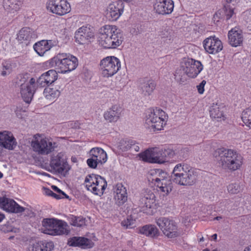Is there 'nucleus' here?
<instances>
[{
  "instance_id": "obj_1",
  "label": "nucleus",
  "mask_w": 251,
  "mask_h": 251,
  "mask_svg": "<svg viewBox=\"0 0 251 251\" xmlns=\"http://www.w3.org/2000/svg\"><path fill=\"white\" fill-rule=\"evenodd\" d=\"M50 68L55 70H50L43 74L37 79V84L41 87L51 84L58 78V73L67 74L75 70L78 66L77 58L70 54L59 53L47 62Z\"/></svg>"
},
{
  "instance_id": "obj_2",
  "label": "nucleus",
  "mask_w": 251,
  "mask_h": 251,
  "mask_svg": "<svg viewBox=\"0 0 251 251\" xmlns=\"http://www.w3.org/2000/svg\"><path fill=\"white\" fill-rule=\"evenodd\" d=\"M147 178L150 184L155 187L158 193L163 197L168 196L173 190L170 176L161 169L151 170L148 173Z\"/></svg>"
},
{
  "instance_id": "obj_3",
  "label": "nucleus",
  "mask_w": 251,
  "mask_h": 251,
  "mask_svg": "<svg viewBox=\"0 0 251 251\" xmlns=\"http://www.w3.org/2000/svg\"><path fill=\"white\" fill-rule=\"evenodd\" d=\"M213 155L215 158L220 157L219 163L225 170L236 171L239 169L243 164V157L232 150L218 149L214 151Z\"/></svg>"
},
{
  "instance_id": "obj_4",
  "label": "nucleus",
  "mask_w": 251,
  "mask_h": 251,
  "mask_svg": "<svg viewBox=\"0 0 251 251\" xmlns=\"http://www.w3.org/2000/svg\"><path fill=\"white\" fill-rule=\"evenodd\" d=\"M123 41V34L115 25H106L100 29L98 41L104 48L115 49Z\"/></svg>"
},
{
  "instance_id": "obj_5",
  "label": "nucleus",
  "mask_w": 251,
  "mask_h": 251,
  "mask_svg": "<svg viewBox=\"0 0 251 251\" xmlns=\"http://www.w3.org/2000/svg\"><path fill=\"white\" fill-rule=\"evenodd\" d=\"M172 178L175 183L182 186L194 184L197 180L196 172L188 164H176L173 171Z\"/></svg>"
},
{
  "instance_id": "obj_6",
  "label": "nucleus",
  "mask_w": 251,
  "mask_h": 251,
  "mask_svg": "<svg viewBox=\"0 0 251 251\" xmlns=\"http://www.w3.org/2000/svg\"><path fill=\"white\" fill-rule=\"evenodd\" d=\"M174 155L173 150L166 148L154 147L150 148L139 154L144 161L157 164H164L169 161Z\"/></svg>"
},
{
  "instance_id": "obj_7",
  "label": "nucleus",
  "mask_w": 251,
  "mask_h": 251,
  "mask_svg": "<svg viewBox=\"0 0 251 251\" xmlns=\"http://www.w3.org/2000/svg\"><path fill=\"white\" fill-rule=\"evenodd\" d=\"M203 69L201 62L192 58H185L181 63L179 69L176 71L175 78L177 81H183L186 75L191 78L196 77Z\"/></svg>"
},
{
  "instance_id": "obj_8",
  "label": "nucleus",
  "mask_w": 251,
  "mask_h": 251,
  "mask_svg": "<svg viewBox=\"0 0 251 251\" xmlns=\"http://www.w3.org/2000/svg\"><path fill=\"white\" fill-rule=\"evenodd\" d=\"M33 151L38 154L48 155L56 148V143L40 134H35L31 142Z\"/></svg>"
},
{
  "instance_id": "obj_9",
  "label": "nucleus",
  "mask_w": 251,
  "mask_h": 251,
  "mask_svg": "<svg viewBox=\"0 0 251 251\" xmlns=\"http://www.w3.org/2000/svg\"><path fill=\"white\" fill-rule=\"evenodd\" d=\"M84 184L86 189L95 195H102L107 186V182L101 176L90 174L85 178Z\"/></svg>"
},
{
  "instance_id": "obj_10",
  "label": "nucleus",
  "mask_w": 251,
  "mask_h": 251,
  "mask_svg": "<svg viewBox=\"0 0 251 251\" xmlns=\"http://www.w3.org/2000/svg\"><path fill=\"white\" fill-rule=\"evenodd\" d=\"M120 59L114 56H109L103 58L100 62L101 73L105 77H111L121 69Z\"/></svg>"
},
{
  "instance_id": "obj_11",
  "label": "nucleus",
  "mask_w": 251,
  "mask_h": 251,
  "mask_svg": "<svg viewBox=\"0 0 251 251\" xmlns=\"http://www.w3.org/2000/svg\"><path fill=\"white\" fill-rule=\"evenodd\" d=\"M167 118L164 111L156 108L151 110L147 116L146 123L154 130H160L165 126Z\"/></svg>"
},
{
  "instance_id": "obj_12",
  "label": "nucleus",
  "mask_w": 251,
  "mask_h": 251,
  "mask_svg": "<svg viewBox=\"0 0 251 251\" xmlns=\"http://www.w3.org/2000/svg\"><path fill=\"white\" fill-rule=\"evenodd\" d=\"M50 167L53 172L65 175L70 170L67 156L62 152L52 154L50 156Z\"/></svg>"
},
{
  "instance_id": "obj_13",
  "label": "nucleus",
  "mask_w": 251,
  "mask_h": 251,
  "mask_svg": "<svg viewBox=\"0 0 251 251\" xmlns=\"http://www.w3.org/2000/svg\"><path fill=\"white\" fill-rule=\"evenodd\" d=\"M156 223L164 234L168 238H175L180 234L176 223L172 220L161 217L156 219Z\"/></svg>"
},
{
  "instance_id": "obj_14",
  "label": "nucleus",
  "mask_w": 251,
  "mask_h": 251,
  "mask_svg": "<svg viewBox=\"0 0 251 251\" xmlns=\"http://www.w3.org/2000/svg\"><path fill=\"white\" fill-rule=\"evenodd\" d=\"M48 11L59 16H63L71 10V5L67 0H48L46 3Z\"/></svg>"
},
{
  "instance_id": "obj_15",
  "label": "nucleus",
  "mask_w": 251,
  "mask_h": 251,
  "mask_svg": "<svg viewBox=\"0 0 251 251\" xmlns=\"http://www.w3.org/2000/svg\"><path fill=\"white\" fill-rule=\"evenodd\" d=\"M90 158L87 160L88 166L96 168L99 164L105 163L107 160L106 152L100 148H93L90 151Z\"/></svg>"
},
{
  "instance_id": "obj_16",
  "label": "nucleus",
  "mask_w": 251,
  "mask_h": 251,
  "mask_svg": "<svg viewBox=\"0 0 251 251\" xmlns=\"http://www.w3.org/2000/svg\"><path fill=\"white\" fill-rule=\"evenodd\" d=\"M155 196L150 189H146L143 193L141 199V210L147 214L153 213L152 208L155 206Z\"/></svg>"
},
{
  "instance_id": "obj_17",
  "label": "nucleus",
  "mask_w": 251,
  "mask_h": 251,
  "mask_svg": "<svg viewBox=\"0 0 251 251\" xmlns=\"http://www.w3.org/2000/svg\"><path fill=\"white\" fill-rule=\"evenodd\" d=\"M17 145L16 139L11 131L6 130L0 131V147L12 151Z\"/></svg>"
},
{
  "instance_id": "obj_18",
  "label": "nucleus",
  "mask_w": 251,
  "mask_h": 251,
  "mask_svg": "<svg viewBox=\"0 0 251 251\" xmlns=\"http://www.w3.org/2000/svg\"><path fill=\"white\" fill-rule=\"evenodd\" d=\"M124 6L122 3L118 1L110 3L106 7L105 14L110 20H117L124 12Z\"/></svg>"
},
{
  "instance_id": "obj_19",
  "label": "nucleus",
  "mask_w": 251,
  "mask_h": 251,
  "mask_svg": "<svg viewBox=\"0 0 251 251\" xmlns=\"http://www.w3.org/2000/svg\"><path fill=\"white\" fill-rule=\"evenodd\" d=\"M204 50L209 54H215L221 51L223 48L221 41L215 36H210L203 42Z\"/></svg>"
},
{
  "instance_id": "obj_20",
  "label": "nucleus",
  "mask_w": 251,
  "mask_h": 251,
  "mask_svg": "<svg viewBox=\"0 0 251 251\" xmlns=\"http://www.w3.org/2000/svg\"><path fill=\"white\" fill-rule=\"evenodd\" d=\"M0 208L7 212L15 213H21L25 210L13 200L5 197H0Z\"/></svg>"
},
{
  "instance_id": "obj_21",
  "label": "nucleus",
  "mask_w": 251,
  "mask_h": 251,
  "mask_svg": "<svg viewBox=\"0 0 251 251\" xmlns=\"http://www.w3.org/2000/svg\"><path fill=\"white\" fill-rule=\"evenodd\" d=\"M35 79L31 78L29 81L21 85V94L24 100L26 103L31 102L35 90Z\"/></svg>"
},
{
  "instance_id": "obj_22",
  "label": "nucleus",
  "mask_w": 251,
  "mask_h": 251,
  "mask_svg": "<svg viewBox=\"0 0 251 251\" xmlns=\"http://www.w3.org/2000/svg\"><path fill=\"white\" fill-rule=\"evenodd\" d=\"M94 33L90 28L82 26L75 32L76 42L80 44H84L91 42L94 38Z\"/></svg>"
},
{
  "instance_id": "obj_23",
  "label": "nucleus",
  "mask_w": 251,
  "mask_h": 251,
  "mask_svg": "<svg viewBox=\"0 0 251 251\" xmlns=\"http://www.w3.org/2000/svg\"><path fill=\"white\" fill-rule=\"evenodd\" d=\"M174 8L172 0H157L154 4V9L159 14L167 15L171 14Z\"/></svg>"
},
{
  "instance_id": "obj_24",
  "label": "nucleus",
  "mask_w": 251,
  "mask_h": 251,
  "mask_svg": "<svg viewBox=\"0 0 251 251\" xmlns=\"http://www.w3.org/2000/svg\"><path fill=\"white\" fill-rule=\"evenodd\" d=\"M114 199L116 204L122 205L127 200V193L126 188L122 184H117L114 188Z\"/></svg>"
},
{
  "instance_id": "obj_25",
  "label": "nucleus",
  "mask_w": 251,
  "mask_h": 251,
  "mask_svg": "<svg viewBox=\"0 0 251 251\" xmlns=\"http://www.w3.org/2000/svg\"><path fill=\"white\" fill-rule=\"evenodd\" d=\"M3 7L10 17L15 16L20 9L22 0H3Z\"/></svg>"
},
{
  "instance_id": "obj_26",
  "label": "nucleus",
  "mask_w": 251,
  "mask_h": 251,
  "mask_svg": "<svg viewBox=\"0 0 251 251\" xmlns=\"http://www.w3.org/2000/svg\"><path fill=\"white\" fill-rule=\"evenodd\" d=\"M54 248V244L51 241L30 242L27 251H52Z\"/></svg>"
},
{
  "instance_id": "obj_27",
  "label": "nucleus",
  "mask_w": 251,
  "mask_h": 251,
  "mask_svg": "<svg viewBox=\"0 0 251 251\" xmlns=\"http://www.w3.org/2000/svg\"><path fill=\"white\" fill-rule=\"evenodd\" d=\"M34 37V31L31 28L25 27L22 28L17 35V40L19 43L27 46Z\"/></svg>"
},
{
  "instance_id": "obj_28",
  "label": "nucleus",
  "mask_w": 251,
  "mask_h": 251,
  "mask_svg": "<svg viewBox=\"0 0 251 251\" xmlns=\"http://www.w3.org/2000/svg\"><path fill=\"white\" fill-rule=\"evenodd\" d=\"M122 108L118 104L113 105L105 111L103 114L104 119L110 123L116 122L120 118Z\"/></svg>"
},
{
  "instance_id": "obj_29",
  "label": "nucleus",
  "mask_w": 251,
  "mask_h": 251,
  "mask_svg": "<svg viewBox=\"0 0 251 251\" xmlns=\"http://www.w3.org/2000/svg\"><path fill=\"white\" fill-rule=\"evenodd\" d=\"M70 246L79 247L82 249H89L92 248L94 242L90 239L82 237H74L68 241Z\"/></svg>"
},
{
  "instance_id": "obj_30",
  "label": "nucleus",
  "mask_w": 251,
  "mask_h": 251,
  "mask_svg": "<svg viewBox=\"0 0 251 251\" xmlns=\"http://www.w3.org/2000/svg\"><path fill=\"white\" fill-rule=\"evenodd\" d=\"M228 38L229 44L235 47L240 46L243 40L242 32L237 27L232 28L228 31Z\"/></svg>"
},
{
  "instance_id": "obj_31",
  "label": "nucleus",
  "mask_w": 251,
  "mask_h": 251,
  "mask_svg": "<svg viewBox=\"0 0 251 251\" xmlns=\"http://www.w3.org/2000/svg\"><path fill=\"white\" fill-rule=\"evenodd\" d=\"M53 46V44L51 40H42L35 43L33 46V48L39 55L42 56Z\"/></svg>"
},
{
  "instance_id": "obj_32",
  "label": "nucleus",
  "mask_w": 251,
  "mask_h": 251,
  "mask_svg": "<svg viewBox=\"0 0 251 251\" xmlns=\"http://www.w3.org/2000/svg\"><path fill=\"white\" fill-rule=\"evenodd\" d=\"M139 232L151 238H157L160 234L157 227L153 225L149 224L139 228Z\"/></svg>"
},
{
  "instance_id": "obj_33",
  "label": "nucleus",
  "mask_w": 251,
  "mask_h": 251,
  "mask_svg": "<svg viewBox=\"0 0 251 251\" xmlns=\"http://www.w3.org/2000/svg\"><path fill=\"white\" fill-rule=\"evenodd\" d=\"M57 219L54 218L44 219L42 221L43 232L45 234L53 235L55 225Z\"/></svg>"
},
{
  "instance_id": "obj_34",
  "label": "nucleus",
  "mask_w": 251,
  "mask_h": 251,
  "mask_svg": "<svg viewBox=\"0 0 251 251\" xmlns=\"http://www.w3.org/2000/svg\"><path fill=\"white\" fill-rule=\"evenodd\" d=\"M224 107L222 105L213 104L210 108V114L213 119H217L218 121L225 120V116L223 113Z\"/></svg>"
},
{
  "instance_id": "obj_35",
  "label": "nucleus",
  "mask_w": 251,
  "mask_h": 251,
  "mask_svg": "<svg viewBox=\"0 0 251 251\" xmlns=\"http://www.w3.org/2000/svg\"><path fill=\"white\" fill-rule=\"evenodd\" d=\"M60 92L57 87H48L44 91V95L46 99L54 101L59 96Z\"/></svg>"
},
{
  "instance_id": "obj_36",
  "label": "nucleus",
  "mask_w": 251,
  "mask_h": 251,
  "mask_svg": "<svg viewBox=\"0 0 251 251\" xmlns=\"http://www.w3.org/2000/svg\"><path fill=\"white\" fill-rule=\"evenodd\" d=\"M156 83L151 79L144 82L141 86L142 93L145 96L151 95L156 87Z\"/></svg>"
},
{
  "instance_id": "obj_37",
  "label": "nucleus",
  "mask_w": 251,
  "mask_h": 251,
  "mask_svg": "<svg viewBox=\"0 0 251 251\" xmlns=\"http://www.w3.org/2000/svg\"><path fill=\"white\" fill-rule=\"evenodd\" d=\"M67 225L66 222L57 220L55 225L54 231L53 232V235H59L67 233Z\"/></svg>"
},
{
  "instance_id": "obj_38",
  "label": "nucleus",
  "mask_w": 251,
  "mask_h": 251,
  "mask_svg": "<svg viewBox=\"0 0 251 251\" xmlns=\"http://www.w3.org/2000/svg\"><path fill=\"white\" fill-rule=\"evenodd\" d=\"M131 140L123 139L120 140L116 145V147L119 151L125 152L129 151L130 142Z\"/></svg>"
},
{
  "instance_id": "obj_39",
  "label": "nucleus",
  "mask_w": 251,
  "mask_h": 251,
  "mask_svg": "<svg viewBox=\"0 0 251 251\" xmlns=\"http://www.w3.org/2000/svg\"><path fill=\"white\" fill-rule=\"evenodd\" d=\"M15 65L11 61H5L2 63V70L1 72V75L2 76H5L10 74L14 68H15Z\"/></svg>"
},
{
  "instance_id": "obj_40",
  "label": "nucleus",
  "mask_w": 251,
  "mask_h": 251,
  "mask_svg": "<svg viewBox=\"0 0 251 251\" xmlns=\"http://www.w3.org/2000/svg\"><path fill=\"white\" fill-rule=\"evenodd\" d=\"M241 118L245 125L251 127V107L247 108L243 111Z\"/></svg>"
},
{
  "instance_id": "obj_41",
  "label": "nucleus",
  "mask_w": 251,
  "mask_h": 251,
  "mask_svg": "<svg viewBox=\"0 0 251 251\" xmlns=\"http://www.w3.org/2000/svg\"><path fill=\"white\" fill-rule=\"evenodd\" d=\"M0 229L1 231L4 233H8L10 232L16 233L19 232V229L14 227L12 223L9 222L2 225L0 226Z\"/></svg>"
},
{
  "instance_id": "obj_42",
  "label": "nucleus",
  "mask_w": 251,
  "mask_h": 251,
  "mask_svg": "<svg viewBox=\"0 0 251 251\" xmlns=\"http://www.w3.org/2000/svg\"><path fill=\"white\" fill-rule=\"evenodd\" d=\"M71 224L75 226L82 227L85 225V219L81 217H75L72 219Z\"/></svg>"
},
{
  "instance_id": "obj_43",
  "label": "nucleus",
  "mask_w": 251,
  "mask_h": 251,
  "mask_svg": "<svg viewBox=\"0 0 251 251\" xmlns=\"http://www.w3.org/2000/svg\"><path fill=\"white\" fill-rule=\"evenodd\" d=\"M228 192L232 194H237L241 190L240 186L237 183H233L227 186Z\"/></svg>"
},
{
  "instance_id": "obj_44",
  "label": "nucleus",
  "mask_w": 251,
  "mask_h": 251,
  "mask_svg": "<svg viewBox=\"0 0 251 251\" xmlns=\"http://www.w3.org/2000/svg\"><path fill=\"white\" fill-rule=\"evenodd\" d=\"M224 11V15H225L226 20H229L232 18L235 14L234 8L229 6H226L224 9H222Z\"/></svg>"
},
{
  "instance_id": "obj_45",
  "label": "nucleus",
  "mask_w": 251,
  "mask_h": 251,
  "mask_svg": "<svg viewBox=\"0 0 251 251\" xmlns=\"http://www.w3.org/2000/svg\"><path fill=\"white\" fill-rule=\"evenodd\" d=\"M51 188L55 192H54V198L56 199H60L64 198V197H68L64 192L61 191L57 186L52 185Z\"/></svg>"
},
{
  "instance_id": "obj_46",
  "label": "nucleus",
  "mask_w": 251,
  "mask_h": 251,
  "mask_svg": "<svg viewBox=\"0 0 251 251\" xmlns=\"http://www.w3.org/2000/svg\"><path fill=\"white\" fill-rule=\"evenodd\" d=\"M135 224V220L133 219L131 217H128L126 219L122 222V225L126 228H132L134 226Z\"/></svg>"
},
{
  "instance_id": "obj_47",
  "label": "nucleus",
  "mask_w": 251,
  "mask_h": 251,
  "mask_svg": "<svg viewBox=\"0 0 251 251\" xmlns=\"http://www.w3.org/2000/svg\"><path fill=\"white\" fill-rule=\"evenodd\" d=\"M224 17V11L222 10H219L217 11L213 16V21L215 24H217Z\"/></svg>"
},
{
  "instance_id": "obj_48",
  "label": "nucleus",
  "mask_w": 251,
  "mask_h": 251,
  "mask_svg": "<svg viewBox=\"0 0 251 251\" xmlns=\"http://www.w3.org/2000/svg\"><path fill=\"white\" fill-rule=\"evenodd\" d=\"M130 150L129 151L131 153L138 152L140 150L139 146H138V144L135 141L131 140Z\"/></svg>"
},
{
  "instance_id": "obj_49",
  "label": "nucleus",
  "mask_w": 251,
  "mask_h": 251,
  "mask_svg": "<svg viewBox=\"0 0 251 251\" xmlns=\"http://www.w3.org/2000/svg\"><path fill=\"white\" fill-rule=\"evenodd\" d=\"M206 81L203 80L197 86L198 93L200 94H203L204 92V86L206 84Z\"/></svg>"
},
{
  "instance_id": "obj_50",
  "label": "nucleus",
  "mask_w": 251,
  "mask_h": 251,
  "mask_svg": "<svg viewBox=\"0 0 251 251\" xmlns=\"http://www.w3.org/2000/svg\"><path fill=\"white\" fill-rule=\"evenodd\" d=\"M44 193L49 196H51L53 198H54V192H52L51 190H50L49 188H44Z\"/></svg>"
},
{
  "instance_id": "obj_51",
  "label": "nucleus",
  "mask_w": 251,
  "mask_h": 251,
  "mask_svg": "<svg viewBox=\"0 0 251 251\" xmlns=\"http://www.w3.org/2000/svg\"><path fill=\"white\" fill-rule=\"evenodd\" d=\"M22 113H25V111H22V109L17 108V109L16 111V114L18 118H23V114Z\"/></svg>"
},
{
  "instance_id": "obj_52",
  "label": "nucleus",
  "mask_w": 251,
  "mask_h": 251,
  "mask_svg": "<svg viewBox=\"0 0 251 251\" xmlns=\"http://www.w3.org/2000/svg\"><path fill=\"white\" fill-rule=\"evenodd\" d=\"M230 201L229 200H224L222 201V202H221V203L222 204V205H224L226 207L228 208L227 205L229 203Z\"/></svg>"
},
{
  "instance_id": "obj_53",
  "label": "nucleus",
  "mask_w": 251,
  "mask_h": 251,
  "mask_svg": "<svg viewBox=\"0 0 251 251\" xmlns=\"http://www.w3.org/2000/svg\"><path fill=\"white\" fill-rule=\"evenodd\" d=\"M5 218L4 215L0 212V222H1Z\"/></svg>"
},
{
  "instance_id": "obj_54",
  "label": "nucleus",
  "mask_w": 251,
  "mask_h": 251,
  "mask_svg": "<svg viewBox=\"0 0 251 251\" xmlns=\"http://www.w3.org/2000/svg\"><path fill=\"white\" fill-rule=\"evenodd\" d=\"M244 251H251V246L246 247Z\"/></svg>"
},
{
  "instance_id": "obj_55",
  "label": "nucleus",
  "mask_w": 251,
  "mask_h": 251,
  "mask_svg": "<svg viewBox=\"0 0 251 251\" xmlns=\"http://www.w3.org/2000/svg\"><path fill=\"white\" fill-rule=\"evenodd\" d=\"M211 237L212 238V239L216 241L217 240V234H214L213 235H212Z\"/></svg>"
},
{
  "instance_id": "obj_56",
  "label": "nucleus",
  "mask_w": 251,
  "mask_h": 251,
  "mask_svg": "<svg viewBox=\"0 0 251 251\" xmlns=\"http://www.w3.org/2000/svg\"><path fill=\"white\" fill-rule=\"evenodd\" d=\"M237 0H226L227 3H231L233 2H236Z\"/></svg>"
},
{
  "instance_id": "obj_57",
  "label": "nucleus",
  "mask_w": 251,
  "mask_h": 251,
  "mask_svg": "<svg viewBox=\"0 0 251 251\" xmlns=\"http://www.w3.org/2000/svg\"><path fill=\"white\" fill-rule=\"evenodd\" d=\"M71 160L73 162H76V158L75 157H72L71 158Z\"/></svg>"
},
{
  "instance_id": "obj_58",
  "label": "nucleus",
  "mask_w": 251,
  "mask_h": 251,
  "mask_svg": "<svg viewBox=\"0 0 251 251\" xmlns=\"http://www.w3.org/2000/svg\"><path fill=\"white\" fill-rule=\"evenodd\" d=\"M222 219V217L221 216H217L216 217H215L214 220H220L221 219Z\"/></svg>"
},
{
  "instance_id": "obj_59",
  "label": "nucleus",
  "mask_w": 251,
  "mask_h": 251,
  "mask_svg": "<svg viewBox=\"0 0 251 251\" xmlns=\"http://www.w3.org/2000/svg\"><path fill=\"white\" fill-rule=\"evenodd\" d=\"M202 241H203V237L202 236H201L199 239V242H202Z\"/></svg>"
},
{
  "instance_id": "obj_60",
  "label": "nucleus",
  "mask_w": 251,
  "mask_h": 251,
  "mask_svg": "<svg viewBox=\"0 0 251 251\" xmlns=\"http://www.w3.org/2000/svg\"><path fill=\"white\" fill-rule=\"evenodd\" d=\"M3 176V174L0 172V178H2Z\"/></svg>"
},
{
  "instance_id": "obj_61",
  "label": "nucleus",
  "mask_w": 251,
  "mask_h": 251,
  "mask_svg": "<svg viewBox=\"0 0 251 251\" xmlns=\"http://www.w3.org/2000/svg\"><path fill=\"white\" fill-rule=\"evenodd\" d=\"M203 251H209V250H203Z\"/></svg>"
}]
</instances>
